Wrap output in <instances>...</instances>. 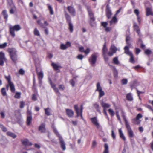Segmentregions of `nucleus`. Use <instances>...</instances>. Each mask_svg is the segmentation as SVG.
I'll list each match as a JSON object with an SVG mask.
<instances>
[{
  "label": "nucleus",
  "mask_w": 153,
  "mask_h": 153,
  "mask_svg": "<svg viewBox=\"0 0 153 153\" xmlns=\"http://www.w3.org/2000/svg\"><path fill=\"white\" fill-rule=\"evenodd\" d=\"M21 29V27L19 25H16L10 27V34L12 37L14 38L15 36L14 31H18Z\"/></svg>",
  "instance_id": "obj_1"
},
{
  "label": "nucleus",
  "mask_w": 153,
  "mask_h": 153,
  "mask_svg": "<svg viewBox=\"0 0 153 153\" xmlns=\"http://www.w3.org/2000/svg\"><path fill=\"white\" fill-rule=\"evenodd\" d=\"M87 10L90 19V24L91 26L93 27L94 26V22L95 20V18L94 17V14L92 12L90 7H87Z\"/></svg>",
  "instance_id": "obj_2"
},
{
  "label": "nucleus",
  "mask_w": 153,
  "mask_h": 153,
  "mask_svg": "<svg viewBox=\"0 0 153 153\" xmlns=\"http://www.w3.org/2000/svg\"><path fill=\"white\" fill-rule=\"evenodd\" d=\"M74 108L76 114V117H78L80 116L81 119L84 120L82 116V111L83 108L82 106H80V107H79L78 106H74Z\"/></svg>",
  "instance_id": "obj_3"
},
{
  "label": "nucleus",
  "mask_w": 153,
  "mask_h": 153,
  "mask_svg": "<svg viewBox=\"0 0 153 153\" xmlns=\"http://www.w3.org/2000/svg\"><path fill=\"white\" fill-rule=\"evenodd\" d=\"M125 126L128 131V133L129 137H133L134 134L133 132L131 129L130 125L127 120H125Z\"/></svg>",
  "instance_id": "obj_4"
},
{
  "label": "nucleus",
  "mask_w": 153,
  "mask_h": 153,
  "mask_svg": "<svg viewBox=\"0 0 153 153\" xmlns=\"http://www.w3.org/2000/svg\"><path fill=\"white\" fill-rule=\"evenodd\" d=\"M9 53L11 59L13 62L16 63L17 60V56L16 52L13 50H11Z\"/></svg>",
  "instance_id": "obj_5"
},
{
  "label": "nucleus",
  "mask_w": 153,
  "mask_h": 153,
  "mask_svg": "<svg viewBox=\"0 0 153 153\" xmlns=\"http://www.w3.org/2000/svg\"><path fill=\"white\" fill-rule=\"evenodd\" d=\"M106 15L108 19H110L112 15L109 4H107L105 9Z\"/></svg>",
  "instance_id": "obj_6"
},
{
  "label": "nucleus",
  "mask_w": 153,
  "mask_h": 153,
  "mask_svg": "<svg viewBox=\"0 0 153 153\" xmlns=\"http://www.w3.org/2000/svg\"><path fill=\"white\" fill-rule=\"evenodd\" d=\"M97 59L96 53L92 54L91 58L89 59V61L91 64H94L95 63Z\"/></svg>",
  "instance_id": "obj_7"
},
{
  "label": "nucleus",
  "mask_w": 153,
  "mask_h": 153,
  "mask_svg": "<svg viewBox=\"0 0 153 153\" xmlns=\"http://www.w3.org/2000/svg\"><path fill=\"white\" fill-rule=\"evenodd\" d=\"M69 13L72 16H75L76 14V12L75 9L72 6H68L67 8Z\"/></svg>",
  "instance_id": "obj_8"
},
{
  "label": "nucleus",
  "mask_w": 153,
  "mask_h": 153,
  "mask_svg": "<svg viewBox=\"0 0 153 153\" xmlns=\"http://www.w3.org/2000/svg\"><path fill=\"white\" fill-rule=\"evenodd\" d=\"M21 141L22 144L25 147L31 146L32 145L31 142H30L27 139H22Z\"/></svg>",
  "instance_id": "obj_9"
},
{
  "label": "nucleus",
  "mask_w": 153,
  "mask_h": 153,
  "mask_svg": "<svg viewBox=\"0 0 153 153\" xmlns=\"http://www.w3.org/2000/svg\"><path fill=\"white\" fill-rule=\"evenodd\" d=\"M38 130L41 133H45L46 132L45 124L42 123L40 124L38 128Z\"/></svg>",
  "instance_id": "obj_10"
},
{
  "label": "nucleus",
  "mask_w": 153,
  "mask_h": 153,
  "mask_svg": "<svg viewBox=\"0 0 153 153\" xmlns=\"http://www.w3.org/2000/svg\"><path fill=\"white\" fill-rule=\"evenodd\" d=\"M90 120L92 123L96 126L97 128H100V125L98 122L97 117H96L91 118Z\"/></svg>",
  "instance_id": "obj_11"
},
{
  "label": "nucleus",
  "mask_w": 153,
  "mask_h": 153,
  "mask_svg": "<svg viewBox=\"0 0 153 153\" xmlns=\"http://www.w3.org/2000/svg\"><path fill=\"white\" fill-rule=\"evenodd\" d=\"M71 46V43L70 42L68 41L66 42L65 44H61L60 45V48L62 50H65L67 48Z\"/></svg>",
  "instance_id": "obj_12"
},
{
  "label": "nucleus",
  "mask_w": 153,
  "mask_h": 153,
  "mask_svg": "<svg viewBox=\"0 0 153 153\" xmlns=\"http://www.w3.org/2000/svg\"><path fill=\"white\" fill-rule=\"evenodd\" d=\"M139 83L137 80L134 81L130 85L131 89L132 90L133 89H136V87L139 85Z\"/></svg>",
  "instance_id": "obj_13"
},
{
  "label": "nucleus",
  "mask_w": 153,
  "mask_h": 153,
  "mask_svg": "<svg viewBox=\"0 0 153 153\" xmlns=\"http://www.w3.org/2000/svg\"><path fill=\"white\" fill-rule=\"evenodd\" d=\"M59 139L61 148L63 151L65 150L66 149L65 144L62 139V137Z\"/></svg>",
  "instance_id": "obj_14"
},
{
  "label": "nucleus",
  "mask_w": 153,
  "mask_h": 153,
  "mask_svg": "<svg viewBox=\"0 0 153 153\" xmlns=\"http://www.w3.org/2000/svg\"><path fill=\"white\" fill-rule=\"evenodd\" d=\"M65 15L66 20V22L68 24L71 23V17L65 11Z\"/></svg>",
  "instance_id": "obj_15"
},
{
  "label": "nucleus",
  "mask_w": 153,
  "mask_h": 153,
  "mask_svg": "<svg viewBox=\"0 0 153 153\" xmlns=\"http://www.w3.org/2000/svg\"><path fill=\"white\" fill-rule=\"evenodd\" d=\"M4 58V54L2 52H0V65L3 66L4 64V62L3 60Z\"/></svg>",
  "instance_id": "obj_16"
},
{
  "label": "nucleus",
  "mask_w": 153,
  "mask_h": 153,
  "mask_svg": "<svg viewBox=\"0 0 153 153\" xmlns=\"http://www.w3.org/2000/svg\"><path fill=\"white\" fill-rule=\"evenodd\" d=\"M66 112L67 115L69 117H72L74 115V112L71 109H66Z\"/></svg>",
  "instance_id": "obj_17"
},
{
  "label": "nucleus",
  "mask_w": 153,
  "mask_h": 153,
  "mask_svg": "<svg viewBox=\"0 0 153 153\" xmlns=\"http://www.w3.org/2000/svg\"><path fill=\"white\" fill-rule=\"evenodd\" d=\"M52 127L53 129V131L54 133L58 137L59 139L62 138V137L56 129L55 128L54 125H53L52 126Z\"/></svg>",
  "instance_id": "obj_18"
},
{
  "label": "nucleus",
  "mask_w": 153,
  "mask_h": 153,
  "mask_svg": "<svg viewBox=\"0 0 153 153\" xmlns=\"http://www.w3.org/2000/svg\"><path fill=\"white\" fill-rule=\"evenodd\" d=\"M36 69L39 79H42L43 77V74L42 71H41L40 72H38L37 68L36 67Z\"/></svg>",
  "instance_id": "obj_19"
},
{
  "label": "nucleus",
  "mask_w": 153,
  "mask_h": 153,
  "mask_svg": "<svg viewBox=\"0 0 153 153\" xmlns=\"http://www.w3.org/2000/svg\"><path fill=\"white\" fill-rule=\"evenodd\" d=\"M150 15L153 16V12L152 11V9L149 7L146 8V16H148Z\"/></svg>",
  "instance_id": "obj_20"
},
{
  "label": "nucleus",
  "mask_w": 153,
  "mask_h": 153,
  "mask_svg": "<svg viewBox=\"0 0 153 153\" xmlns=\"http://www.w3.org/2000/svg\"><path fill=\"white\" fill-rule=\"evenodd\" d=\"M118 131L120 137L123 140L125 141L126 140V138L123 133L122 129L121 128L119 129L118 130Z\"/></svg>",
  "instance_id": "obj_21"
},
{
  "label": "nucleus",
  "mask_w": 153,
  "mask_h": 153,
  "mask_svg": "<svg viewBox=\"0 0 153 153\" xmlns=\"http://www.w3.org/2000/svg\"><path fill=\"white\" fill-rule=\"evenodd\" d=\"M124 50H125L124 53L128 55H131V53H132L131 52H130L129 50V47L128 46H126L124 48Z\"/></svg>",
  "instance_id": "obj_22"
},
{
  "label": "nucleus",
  "mask_w": 153,
  "mask_h": 153,
  "mask_svg": "<svg viewBox=\"0 0 153 153\" xmlns=\"http://www.w3.org/2000/svg\"><path fill=\"white\" fill-rule=\"evenodd\" d=\"M32 117L31 116H28L27 119V124L28 126L30 125L32 121Z\"/></svg>",
  "instance_id": "obj_23"
},
{
  "label": "nucleus",
  "mask_w": 153,
  "mask_h": 153,
  "mask_svg": "<svg viewBox=\"0 0 153 153\" xmlns=\"http://www.w3.org/2000/svg\"><path fill=\"white\" fill-rule=\"evenodd\" d=\"M117 22V19L116 16L114 15L111 20L110 21V25H111L113 23L115 24Z\"/></svg>",
  "instance_id": "obj_24"
},
{
  "label": "nucleus",
  "mask_w": 153,
  "mask_h": 153,
  "mask_svg": "<svg viewBox=\"0 0 153 153\" xmlns=\"http://www.w3.org/2000/svg\"><path fill=\"white\" fill-rule=\"evenodd\" d=\"M2 14L4 16V18L5 19V21L6 22L7 20L8 17L7 11L6 10H4L2 11Z\"/></svg>",
  "instance_id": "obj_25"
},
{
  "label": "nucleus",
  "mask_w": 153,
  "mask_h": 153,
  "mask_svg": "<svg viewBox=\"0 0 153 153\" xmlns=\"http://www.w3.org/2000/svg\"><path fill=\"white\" fill-rule=\"evenodd\" d=\"M132 122L135 124H139L140 123V120L139 119L135 118L132 119L131 120Z\"/></svg>",
  "instance_id": "obj_26"
},
{
  "label": "nucleus",
  "mask_w": 153,
  "mask_h": 153,
  "mask_svg": "<svg viewBox=\"0 0 153 153\" xmlns=\"http://www.w3.org/2000/svg\"><path fill=\"white\" fill-rule=\"evenodd\" d=\"M103 153H109L108 146L106 143L104 145V149Z\"/></svg>",
  "instance_id": "obj_27"
},
{
  "label": "nucleus",
  "mask_w": 153,
  "mask_h": 153,
  "mask_svg": "<svg viewBox=\"0 0 153 153\" xmlns=\"http://www.w3.org/2000/svg\"><path fill=\"white\" fill-rule=\"evenodd\" d=\"M9 87H10V90L11 92L14 93L15 91V86L13 83L12 82L8 84Z\"/></svg>",
  "instance_id": "obj_28"
},
{
  "label": "nucleus",
  "mask_w": 153,
  "mask_h": 153,
  "mask_svg": "<svg viewBox=\"0 0 153 153\" xmlns=\"http://www.w3.org/2000/svg\"><path fill=\"white\" fill-rule=\"evenodd\" d=\"M126 99L129 101H131L133 100V98L131 93H129L126 95Z\"/></svg>",
  "instance_id": "obj_29"
},
{
  "label": "nucleus",
  "mask_w": 153,
  "mask_h": 153,
  "mask_svg": "<svg viewBox=\"0 0 153 153\" xmlns=\"http://www.w3.org/2000/svg\"><path fill=\"white\" fill-rule=\"evenodd\" d=\"M7 134L13 138H15L16 137V135L15 134L9 131L7 132Z\"/></svg>",
  "instance_id": "obj_30"
},
{
  "label": "nucleus",
  "mask_w": 153,
  "mask_h": 153,
  "mask_svg": "<svg viewBox=\"0 0 153 153\" xmlns=\"http://www.w3.org/2000/svg\"><path fill=\"white\" fill-rule=\"evenodd\" d=\"M97 89L96 90V91H99L102 90V88L101 86H100V82H98L96 85Z\"/></svg>",
  "instance_id": "obj_31"
},
{
  "label": "nucleus",
  "mask_w": 153,
  "mask_h": 153,
  "mask_svg": "<svg viewBox=\"0 0 153 153\" xmlns=\"http://www.w3.org/2000/svg\"><path fill=\"white\" fill-rule=\"evenodd\" d=\"M44 110L45 114L47 116H49L51 115V110L49 108H45Z\"/></svg>",
  "instance_id": "obj_32"
},
{
  "label": "nucleus",
  "mask_w": 153,
  "mask_h": 153,
  "mask_svg": "<svg viewBox=\"0 0 153 153\" xmlns=\"http://www.w3.org/2000/svg\"><path fill=\"white\" fill-rule=\"evenodd\" d=\"M68 25L70 31L71 33H72L73 31V26L72 22L68 23Z\"/></svg>",
  "instance_id": "obj_33"
},
{
  "label": "nucleus",
  "mask_w": 153,
  "mask_h": 153,
  "mask_svg": "<svg viewBox=\"0 0 153 153\" xmlns=\"http://www.w3.org/2000/svg\"><path fill=\"white\" fill-rule=\"evenodd\" d=\"M133 28L134 30L136 32L137 30H140L139 26L137 25V24L135 22H134L133 24Z\"/></svg>",
  "instance_id": "obj_34"
},
{
  "label": "nucleus",
  "mask_w": 153,
  "mask_h": 153,
  "mask_svg": "<svg viewBox=\"0 0 153 153\" xmlns=\"http://www.w3.org/2000/svg\"><path fill=\"white\" fill-rule=\"evenodd\" d=\"M129 56H130V58L129 59V62L132 63H135V60L133 54L131 53Z\"/></svg>",
  "instance_id": "obj_35"
},
{
  "label": "nucleus",
  "mask_w": 153,
  "mask_h": 153,
  "mask_svg": "<svg viewBox=\"0 0 153 153\" xmlns=\"http://www.w3.org/2000/svg\"><path fill=\"white\" fill-rule=\"evenodd\" d=\"M102 51L103 54H105L107 51V49L106 48V42L103 45Z\"/></svg>",
  "instance_id": "obj_36"
},
{
  "label": "nucleus",
  "mask_w": 153,
  "mask_h": 153,
  "mask_svg": "<svg viewBox=\"0 0 153 153\" xmlns=\"http://www.w3.org/2000/svg\"><path fill=\"white\" fill-rule=\"evenodd\" d=\"M48 7L49 10L50 11V14L51 15H52L54 14V12L53 10V9L52 7V6L48 4Z\"/></svg>",
  "instance_id": "obj_37"
},
{
  "label": "nucleus",
  "mask_w": 153,
  "mask_h": 153,
  "mask_svg": "<svg viewBox=\"0 0 153 153\" xmlns=\"http://www.w3.org/2000/svg\"><path fill=\"white\" fill-rule=\"evenodd\" d=\"M113 73L114 77L115 78H117L118 77V71L114 67H113Z\"/></svg>",
  "instance_id": "obj_38"
},
{
  "label": "nucleus",
  "mask_w": 153,
  "mask_h": 153,
  "mask_svg": "<svg viewBox=\"0 0 153 153\" xmlns=\"http://www.w3.org/2000/svg\"><path fill=\"white\" fill-rule=\"evenodd\" d=\"M5 77L7 81L8 84L12 83L11 81V76L10 75H8V76H5Z\"/></svg>",
  "instance_id": "obj_39"
},
{
  "label": "nucleus",
  "mask_w": 153,
  "mask_h": 153,
  "mask_svg": "<svg viewBox=\"0 0 153 153\" xmlns=\"http://www.w3.org/2000/svg\"><path fill=\"white\" fill-rule=\"evenodd\" d=\"M34 35L35 36H40L39 32L36 28L34 29Z\"/></svg>",
  "instance_id": "obj_40"
},
{
  "label": "nucleus",
  "mask_w": 153,
  "mask_h": 153,
  "mask_svg": "<svg viewBox=\"0 0 153 153\" xmlns=\"http://www.w3.org/2000/svg\"><path fill=\"white\" fill-rule=\"evenodd\" d=\"M37 23L39 24L40 26L42 28H45L46 27L41 22L40 20L37 21Z\"/></svg>",
  "instance_id": "obj_41"
},
{
  "label": "nucleus",
  "mask_w": 153,
  "mask_h": 153,
  "mask_svg": "<svg viewBox=\"0 0 153 153\" xmlns=\"http://www.w3.org/2000/svg\"><path fill=\"white\" fill-rule=\"evenodd\" d=\"M52 66L55 70H58L59 66L56 64L54 63H52Z\"/></svg>",
  "instance_id": "obj_42"
},
{
  "label": "nucleus",
  "mask_w": 153,
  "mask_h": 153,
  "mask_svg": "<svg viewBox=\"0 0 153 153\" xmlns=\"http://www.w3.org/2000/svg\"><path fill=\"white\" fill-rule=\"evenodd\" d=\"M113 62L114 64L117 65L119 63V61L118 60L117 57H115L113 58Z\"/></svg>",
  "instance_id": "obj_43"
},
{
  "label": "nucleus",
  "mask_w": 153,
  "mask_h": 153,
  "mask_svg": "<svg viewBox=\"0 0 153 153\" xmlns=\"http://www.w3.org/2000/svg\"><path fill=\"white\" fill-rule=\"evenodd\" d=\"M1 93L3 96H5L7 95V93L6 91L5 88H2L1 89Z\"/></svg>",
  "instance_id": "obj_44"
},
{
  "label": "nucleus",
  "mask_w": 153,
  "mask_h": 153,
  "mask_svg": "<svg viewBox=\"0 0 153 153\" xmlns=\"http://www.w3.org/2000/svg\"><path fill=\"white\" fill-rule=\"evenodd\" d=\"M110 50L113 51L114 53H115L117 51L116 48L114 45H112L110 48Z\"/></svg>",
  "instance_id": "obj_45"
},
{
  "label": "nucleus",
  "mask_w": 153,
  "mask_h": 153,
  "mask_svg": "<svg viewBox=\"0 0 153 153\" xmlns=\"http://www.w3.org/2000/svg\"><path fill=\"white\" fill-rule=\"evenodd\" d=\"M32 91L36 94H37L38 91L37 89L36 85H33L32 88Z\"/></svg>",
  "instance_id": "obj_46"
},
{
  "label": "nucleus",
  "mask_w": 153,
  "mask_h": 153,
  "mask_svg": "<svg viewBox=\"0 0 153 153\" xmlns=\"http://www.w3.org/2000/svg\"><path fill=\"white\" fill-rule=\"evenodd\" d=\"M108 112L111 117H112L114 115V112L112 109H109L108 110Z\"/></svg>",
  "instance_id": "obj_47"
},
{
  "label": "nucleus",
  "mask_w": 153,
  "mask_h": 153,
  "mask_svg": "<svg viewBox=\"0 0 153 153\" xmlns=\"http://www.w3.org/2000/svg\"><path fill=\"white\" fill-rule=\"evenodd\" d=\"M151 52L152 51L150 50L146 49L145 50L144 53L145 54L149 55L151 54Z\"/></svg>",
  "instance_id": "obj_48"
},
{
  "label": "nucleus",
  "mask_w": 153,
  "mask_h": 153,
  "mask_svg": "<svg viewBox=\"0 0 153 153\" xmlns=\"http://www.w3.org/2000/svg\"><path fill=\"white\" fill-rule=\"evenodd\" d=\"M99 92V97L100 98L105 95V93L102 90L100 91Z\"/></svg>",
  "instance_id": "obj_49"
},
{
  "label": "nucleus",
  "mask_w": 153,
  "mask_h": 153,
  "mask_svg": "<svg viewBox=\"0 0 153 153\" xmlns=\"http://www.w3.org/2000/svg\"><path fill=\"white\" fill-rule=\"evenodd\" d=\"M137 93V94L138 96L139 97V99H140V94H143L144 93V92L143 91H140L139 90H138L137 88H136Z\"/></svg>",
  "instance_id": "obj_50"
},
{
  "label": "nucleus",
  "mask_w": 153,
  "mask_h": 153,
  "mask_svg": "<svg viewBox=\"0 0 153 153\" xmlns=\"http://www.w3.org/2000/svg\"><path fill=\"white\" fill-rule=\"evenodd\" d=\"M0 128L4 132H6L7 131V129L6 127H5L2 125H0Z\"/></svg>",
  "instance_id": "obj_51"
},
{
  "label": "nucleus",
  "mask_w": 153,
  "mask_h": 153,
  "mask_svg": "<svg viewBox=\"0 0 153 153\" xmlns=\"http://www.w3.org/2000/svg\"><path fill=\"white\" fill-rule=\"evenodd\" d=\"M104 55V61L105 63H108V61L109 59L108 57L106 56L105 54L103 55Z\"/></svg>",
  "instance_id": "obj_52"
},
{
  "label": "nucleus",
  "mask_w": 153,
  "mask_h": 153,
  "mask_svg": "<svg viewBox=\"0 0 153 153\" xmlns=\"http://www.w3.org/2000/svg\"><path fill=\"white\" fill-rule=\"evenodd\" d=\"M21 93L20 92H17L15 95V97L17 98H19L20 97Z\"/></svg>",
  "instance_id": "obj_53"
},
{
  "label": "nucleus",
  "mask_w": 153,
  "mask_h": 153,
  "mask_svg": "<svg viewBox=\"0 0 153 153\" xmlns=\"http://www.w3.org/2000/svg\"><path fill=\"white\" fill-rule=\"evenodd\" d=\"M128 83V80L127 79H124L122 80V83L123 85H126Z\"/></svg>",
  "instance_id": "obj_54"
},
{
  "label": "nucleus",
  "mask_w": 153,
  "mask_h": 153,
  "mask_svg": "<svg viewBox=\"0 0 153 153\" xmlns=\"http://www.w3.org/2000/svg\"><path fill=\"white\" fill-rule=\"evenodd\" d=\"M108 24V23L107 22H101V25L104 28L107 27Z\"/></svg>",
  "instance_id": "obj_55"
},
{
  "label": "nucleus",
  "mask_w": 153,
  "mask_h": 153,
  "mask_svg": "<svg viewBox=\"0 0 153 153\" xmlns=\"http://www.w3.org/2000/svg\"><path fill=\"white\" fill-rule=\"evenodd\" d=\"M104 99H103L100 101L101 105H110L109 104L106 103L104 101Z\"/></svg>",
  "instance_id": "obj_56"
},
{
  "label": "nucleus",
  "mask_w": 153,
  "mask_h": 153,
  "mask_svg": "<svg viewBox=\"0 0 153 153\" xmlns=\"http://www.w3.org/2000/svg\"><path fill=\"white\" fill-rule=\"evenodd\" d=\"M15 115H18L19 116H20L21 114L19 110H16L15 111Z\"/></svg>",
  "instance_id": "obj_57"
},
{
  "label": "nucleus",
  "mask_w": 153,
  "mask_h": 153,
  "mask_svg": "<svg viewBox=\"0 0 153 153\" xmlns=\"http://www.w3.org/2000/svg\"><path fill=\"white\" fill-rule=\"evenodd\" d=\"M111 136L112 137V138L114 139H115L116 138V136L115 134H114V131L113 130H112L111 131Z\"/></svg>",
  "instance_id": "obj_58"
},
{
  "label": "nucleus",
  "mask_w": 153,
  "mask_h": 153,
  "mask_svg": "<svg viewBox=\"0 0 153 153\" xmlns=\"http://www.w3.org/2000/svg\"><path fill=\"white\" fill-rule=\"evenodd\" d=\"M7 45V43L6 42L4 43V44L0 45V48H5Z\"/></svg>",
  "instance_id": "obj_59"
},
{
  "label": "nucleus",
  "mask_w": 153,
  "mask_h": 153,
  "mask_svg": "<svg viewBox=\"0 0 153 153\" xmlns=\"http://www.w3.org/2000/svg\"><path fill=\"white\" fill-rule=\"evenodd\" d=\"M37 94L35 93L33 94L32 98L33 100H36L37 99L36 97V94Z\"/></svg>",
  "instance_id": "obj_60"
},
{
  "label": "nucleus",
  "mask_w": 153,
  "mask_h": 153,
  "mask_svg": "<svg viewBox=\"0 0 153 153\" xmlns=\"http://www.w3.org/2000/svg\"><path fill=\"white\" fill-rule=\"evenodd\" d=\"M134 13L136 14L137 16H139V12L138 9H136L134 10Z\"/></svg>",
  "instance_id": "obj_61"
},
{
  "label": "nucleus",
  "mask_w": 153,
  "mask_h": 153,
  "mask_svg": "<svg viewBox=\"0 0 153 153\" xmlns=\"http://www.w3.org/2000/svg\"><path fill=\"white\" fill-rule=\"evenodd\" d=\"M59 89L61 90L62 91H63L65 89L64 86L62 85H59Z\"/></svg>",
  "instance_id": "obj_62"
},
{
  "label": "nucleus",
  "mask_w": 153,
  "mask_h": 153,
  "mask_svg": "<svg viewBox=\"0 0 153 153\" xmlns=\"http://www.w3.org/2000/svg\"><path fill=\"white\" fill-rule=\"evenodd\" d=\"M83 58V56L81 54L79 55L77 57V58L79 60H82Z\"/></svg>",
  "instance_id": "obj_63"
},
{
  "label": "nucleus",
  "mask_w": 153,
  "mask_h": 153,
  "mask_svg": "<svg viewBox=\"0 0 153 153\" xmlns=\"http://www.w3.org/2000/svg\"><path fill=\"white\" fill-rule=\"evenodd\" d=\"M19 74H21L22 75L23 74L25 73L24 71L22 69H19Z\"/></svg>",
  "instance_id": "obj_64"
}]
</instances>
